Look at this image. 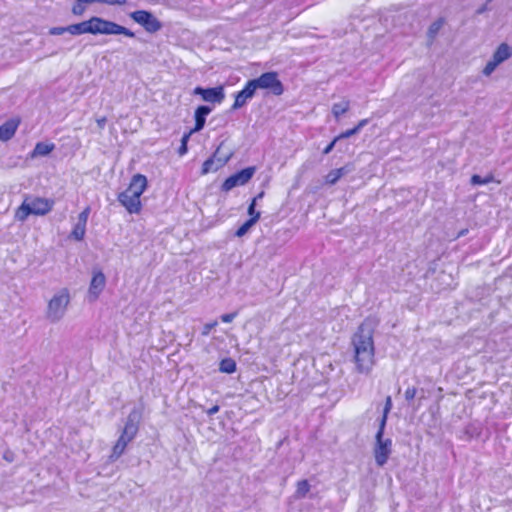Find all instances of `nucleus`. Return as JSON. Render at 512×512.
Here are the masks:
<instances>
[{"label":"nucleus","mask_w":512,"mask_h":512,"mask_svg":"<svg viewBox=\"0 0 512 512\" xmlns=\"http://www.w3.org/2000/svg\"><path fill=\"white\" fill-rule=\"evenodd\" d=\"M378 321L366 318L352 336L353 363L359 374H370L376 364L374 333Z\"/></svg>","instance_id":"1"},{"label":"nucleus","mask_w":512,"mask_h":512,"mask_svg":"<svg viewBox=\"0 0 512 512\" xmlns=\"http://www.w3.org/2000/svg\"><path fill=\"white\" fill-rule=\"evenodd\" d=\"M147 178L143 174L132 176L128 187L118 194L117 200L129 214H139L142 210L141 195L147 189Z\"/></svg>","instance_id":"2"},{"label":"nucleus","mask_w":512,"mask_h":512,"mask_svg":"<svg viewBox=\"0 0 512 512\" xmlns=\"http://www.w3.org/2000/svg\"><path fill=\"white\" fill-rule=\"evenodd\" d=\"M54 204L53 199L43 197L29 199L26 197L22 204L16 209L15 218L18 221L24 222L30 215L44 216L53 209Z\"/></svg>","instance_id":"3"},{"label":"nucleus","mask_w":512,"mask_h":512,"mask_svg":"<svg viewBox=\"0 0 512 512\" xmlns=\"http://www.w3.org/2000/svg\"><path fill=\"white\" fill-rule=\"evenodd\" d=\"M138 417L139 415H136L135 411L129 414L119 438L112 447L111 458H119L125 452L128 444L136 437L139 430Z\"/></svg>","instance_id":"4"},{"label":"nucleus","mask_w":512,"mask_h":512,"mask_svg":"<svg viewBox=\"0 0 512 512\" xmlns=\"http://www.w3.org/2000/svg\"><path fill=\"white\" fill-rule=\"evenodd\" d=\"M89 28L90 34L93 35L103 34L124 35L129 38L135 37V33L128 28L97 16H93L89 19Z\"/></svg>","instance_id":"5"},{"label":"nucleus","mask_w":512,"mask_h":512,"mask_svg":"<svg viewBox=\"0 0 512 512\" xmlns=\"http://www.w3.org/2000/svg\"><path fill=\"white\" fill-rule=\"evenodd\" d=\"M255 89L267 90L274 96H280L284 93V85L275 71L262 73L258 78L251 79Z\"/></svg>","instance_id":"6"},{"label":"nucleus","mask_w":512,"mask_h":512,"mask_svg":"<svg viewBox=\"0 0 512 512\" xmlns=\"http://www.w3.org/2000/svg\"><path fill=\"white\" fill-rule=\"evenodd\" d=\"M384 429V423H380L375 436L374 457L376 464L380 467L387 463L392 452V441L390 439H383Z\"/></svg>","instance_id":"7"},{"label":"nucleus","mask_w":512,"mask_h":512,"mask_svg":"<svg viewBox=\"0 0 512 512\" xmlns=\"http://www.w3.org/2000/svg\"><path fill=\"white\" fill-rule=\"evenodd\" d=\"M130 17L138 24L143 26V28L148 33H155L159 31L162 27L161 22L152 15L151 12L146 10H137L130 13Z\"/></svg>","instance_id":"8"},{"label":"nucleus","mask_w":512,"mask_h":512,"mask_svg":"<svg viewBox=\"0 0 512 512\" xmlns=\"http://www.w3.org/2000/svg\"><path fill=\"white\" fill-rule=\"evenodd\" d=\"M256 168L254 166L244 168L235 174H232L222 184V190L225 192L230 191L236 186H242L248 183L255 173Z\"/></svg>","instance_id":"9"},{"label":"nucleus","mask_w":512,"mask_h":512,"mask_svg":"<svg viewBox=\"0 0 512 512\" xmlns=\"http://www.w3.org/2000/svg\"><path fill=\"white\" fill-rule=\"evenodd\" d=\"M512 56V49L507 43H501L493 54L490 61L483 68V74L489 76L505 60Z\"/></svg>","instance_id":"10"},{"label":"nucleus","mask_w":512,"mask_h":512,"mask_svg":"<svg viewBox=\"0 0 512 512\" xmlns=\"http://www.w3.org/2000/svg\"><path fill=\"white\" fill-rule=\"evenodd\" d=\"M193 93L200 95L203 101L210 103L220 104L225 99L224 87L222 85L211 88L198 86L194 88Z\"/></svg>","instance_id":"11"},{"label":"nucleus","mask_w":512,"mask_h":512,"mask_svg":"<svg viewBox=\"0 0 512 512\" xmlns=\"http://www.w3.org/2000/svg\"><path fill=\"white\" fill-rule=\"evenodd\" d=\"M69 303V294L67 290H63L60 294L55 295L49 302L48 314L53 319H58L64 312Z\"/></svg>","instance_id":"12"},{"label":"nucleus","mask_w":512,"mask_h":512,"mask_svg":"<svg viewBox=\"0 0 512 512\" xmlns=\"http://www.w3.org/2000/svg\"><path fill=\"white\" fill-rule=\"evenodd\" d=\"M256 92V89L254 87V84L251 80H248L243 89L238 91L235 94L234 102L232 104V109L237 110L239 108H242L249 99H251Z\"/></svg>","instance_id":"13"},{"label":"nucleus","mask_w":512,"mask_h":512,"mask_svg":"<svg viewBox=\"0 0 512 512\" xmlns=\"http://www.w3.org/2000/svg\"><path fill=\"white\" fill-rule=\"evenodd\" d=\"M105 283L106 278L103 272L100 270L94 271L88 291L91 301H94L99 297L105 287Z\"/></svg>","instance_id":"14"},{"label":"nucleus","mask_w":512,"mask_h":512,"mask_svg":"<svg viewBox=\"0 0 512 512\" xmlns=\"http://www.w3.org/2000/svg\"><path fill=\"white\" fill-rule=\"evenodd\" d=\"M21 119L19 117H13L7 120L0 126V141L6 142L13 138L15 135Z\"/></svg>","instance_id":"15"},{"label":"nucleus","mask_w":512,"mask_h":512,"mask_svg":"<svg viewBox=\"0 0 512 512\" xmlns=\"http://www.w3.org/2000/svg\"><path fill=\"white\" fill-rule=\"evenodd\" d=\"M212 108L207 105H200L195 109L194 112V127L189 131L190 133H196L201 131L206 123V116L210 114Z\"/></svg>","instance_id":"16"},{"label":"nucleus","mask_w":512,"mask_h":512,"mask_svg":"<svg viewBox=\"0 0 512 512\" xmlns=\"http://www.w3.org/2000/svg\"><path fill=\"white\" fill-rule=\"evenodd\" d=\"M55 149L54 143H44L38 142L32 152L30 153L31 158H35L38 156H46L50 154Z\"/></svg>","instance_id":"17"},{"label":"nucleus","mask_w":512,"mask_h":512,"mask_svg":"<svg viewBox=\"0 0 512 512\" xmlns=\"http://www.w3.org/2000/svg\"><path fill=\"white\" fill-rule=\"evenodd\" d=\"M67 32L71 35L90 34L89 19L67 26Z\"/></svg>","instance_id":"18"},{"label":"nucleus","mask_w":512,"mask_h":512,"mask_svg":"<svg viewBox=\"0 0 512 512\" xmlns=\"http://www.w3.org/2000/svg\"><path fill=\"white\" fill-rule=\"evenodd\" d=\"M347 172L345 167H341L335 170L330 171L325 176V183L328 185H334L336 184L339 179Z\"/></svg>","instance_id":"19"},{"label":"nucleus","mask_w":512,"mask_h":512,"mask_svg":"<svg viewBox=\"0 0 512 512\" xmlns=\"http://www.w3.org/2000/svg\"><path fill=\"white\" fill-rule=\"evenodd\" d=\"M264 196V192L261 191L260 193H258L250 202L249 206H248V214H249V219H253L254 217L256 218V223L259 221L260 219V212L259 211H256V204H257V200L261 199L262 197Z\"/></svg>","instance_id":"20"},{"label":"nucleus","mask_w":512,"mask_h":512,"mask_svg":"<svg viewBox=\"0 0 512 512\" xmlns=\"http://www.w3.org/2000/svg\"><path fill=\"white\" fill-rule=\"evenodd\" d=\"M236 362L232 358H224L220 361L219 370L223 373L232 374L236 371Z\"/></svg>","instance_id":"21"},{"label":"nucleus","mask_w":512,"mask_h":512,"mask_svg":"<svg viewBox=\"0 0 512 512\" xmlns=\"http://www.w3.org/2000/svg\"><path fill=\"white\" fill-rule=\"evenodd\" d=\"M350 108V101L344 100L341 103H335L332 106V114L336 119H338L341 115L345 114Z\"/></svg>","instance_id":"22"},{"label":"nucleus","mask_w":512,"mask_h":512,"mask_svg":"<svg viewBox=\"0 0 512 512\" xmlns=\"http://www.w3.org/2000/svg\"><path fill=\"white\" fill-rule=\"evenodd\" d=\"M86 225L82 223H76L70 233V237L76 241H82L85 237Z\"/></svg>","instance_id":"23"},{"label":"nucleus","mask_w":512,"mask_h":512,"mask_svg":"<svg viewBox=\"0 0 512 512\" xmlns=\"http://www.w3.org/2000/svg\"><path fill=\"white\" fill-rule=\"evenodd\" d=\"M494 181H495V179H494V175L492 173L486 175L484 178H482L481 176H479L477 174H474V175H472V177L470 179V182L473 185H484V184H488V183H491Z\"/></svg>","instance_id":"24"},{"label":"nucleus","mask_w":512,"mask_h":512,"mask_svg":"<svg viewBox=\"0 0 512 512\" xmlns=\"http://www.w3.org/2000/svg\"><path fill=\"white\" fill-rule=\"evenodd\" d=\"M310 490V484L306 479L300 480L296 485V496L303 498Z\"/></svg>","instance_id":"25"},{"label":"nucleus","mask_w":512,"mask_h":512,"mask_svg":"<svg viewBox=\"0 0 512 512\" xmlns=\"http://www.w3.org/2000/svg\"><path fill=\"white\" fill-rule=\"evenodd\" d=\"M256 223V218L246 220L235 232L237 237L244 236L247 231Z\"/></svg>","instance_id":"26"},{"label":"nucleus","mask_w":512,"mask_h":512,"mask_svg":"<svg viewBox=\"0 0 512 512\" xmlns=\"http://www.w3.org/2000/svg\"><path fill=\"white\" fill-rule=\"evenodd\" d=\"M193 133H190V132H187L185 133L182 138H181V144H180V147L178 148V154L180 156H183L187 153L188 151V141L191 137Z\"/></svg>","instance_id":"27"},{"label":"nucleus","mask_w":512,"mask_h":512,"mask_svg":"<svg viewBox=\"0 0 512 512\" xmlns=\"http://www.w3.org/2000/svg\"><path fill=\"white\" fill-rule=\"evenodd\" d=\"M219 168V166H215L214 165V158L213 157H210L209 159H207L206 161H204L203 165H202V169H201V173L203 175L209 173V172H212V171H217Z\"/></svg>","instance_id":"28"},{"label":"nucleus","mask_w":512,"mask_h":512,"mask_svg":"<svg viewBox=\"0 0 512 512\" xmlns=\"http://www.w3.org/2000/svg\"><path fill=\"white\" fill-rule=\"evenodd\" d=\"M391 408H392V399L390 396H387V398L385 400L383 416L380 421V423H384V426L386 425L387 417H388V414H389Z\"/></svg>","instance_id":"29"},{"label":"nucleus","mask_w":512,"mask_h":512,"mask_svg":"<svg viewBox=\"0 0 512 512\" xmlns=\"http://www.w3.org/2000/svg\"><path fill=\"white\" fill-rule=\"evenodd\" d=\"M90 212H91L90 206H86L83 209V211L80 212V214L78 216V223H82L83 225H86L87 221H88V218H89V215H90Z\"/></svg>","instance_id":"30"},{"label":"nucleus","mask_w":512,"mask_h":512,"mask_svg":"<svg viewBox=\"0 0 512 512\" xmlns=\"http://www.w3.org/2000/svg\"><path fill=\"white\" fill-rule=\"evenodd\" d=\"M358 132H359V130L356 128V126H354L350 129L342 131L339 135H337V139H339V140L346 139V138H349V137L357 134Z\"/></svg>","instance_id":"31"},{"label":"nucleus","mask_w":512,"mask_h":512,"mask_svg":"<svg viewBox=\"0 0 512 512\" xmlns=\"http://www.w3.org/2000/svg\"><path fill=\"white\" fill-rule=\"evenodd\" d=\"M86 4L87 3L77 1L76 4H74L72 7V13L77 16L82 15L85 12Z\"/></svg>","instance_id":"32"},{"label":"nucleus","mask_w":512,"mask_h":512,"mask_svg":"<svg viewBox=\"0 0 512 512\" xmlns=\"http://www.w3.org/2000/svg\"><path fill=\"white\" fill-rule=\"evenodd\" d=\"M443 25V20L442 19H438L437 21H435L429 28V34L431 37H434L438 31L441 29Z\"/></svg>","instance_id":"33"},{"label":"nucleus","mask_w":512,"mask_h":512,"mask_svg":"<svg viewBox=\"0 0 512 512\" xmlns=\"http://www.w3.org/2000/svg\"><path fill=\"white\" fill-rule=\"evenodd\" d=\"M237 314H238L237 312L223 314V315H221V321L224 323H230L234 320V318L237 316Z\"/></svg>","instance_id":"34"},{"label":"nucleus","mask_w":512,"mask_h":512,"mask_svg":"<svg viewBox=\"0 0 512 512\" xmlns=\"http://www.w3.org/2000/svg\"><path fill=\"white\" fill-rule=\"evenodd\" d=\"M65 32H67V27H52L50 30H49V33L51 35H62L64 34Z\"/></svg>","instance_id":"35"},{"label":"nucleus","mask_w":512,"mask_h":512,"mask_svg":"<svg viewBox=\"0 0 512 512\" xmlns=\"http://www.w3.org/2000/svg\"><path fill=\"white\" fill-rule=\"evenodd\" d=\"M99 3L122 6L126 4V0H99Z\"/></svg>","instance_id":"36"},{"label":"nucleus","mask_w":512,"mask_h":512,"mask_svg":"<svg viewBox=\"0 0 512 512\" xmlns=\"http://www.w3.org/2000/svg\"><path fill=\"white\" fill-rule=\"evenodd\" d=\"M217 321H214V322H211V323H207L204 325L203 327V331H202V334L203 335H208L210 333V331L217 326Z\"/></svg>","instance_id":"37"},{"label":"nucleus","mask_w":512,"mask_h":512,"mask_svg":"<svg viewBox=\"0 0 512 512\" xmlns=\"http://www.w3.org/2000/svg\"><path fill=\"white\" fill-rule=\"evenodd\" d=\"M337 141H339V139H337V136H336V137H335V138H334V139H333V140H332V141H331V142H330V143H329V144H328V145L323 149V154H329V153L333 150V148H334V146H335V144H336V142H337Z\"/></svg>","instance_id":"38"},{"label":"nucleus","mask_w":512,"mask_h":512,"mask_svg":"<svg viewBox=\"0 0 512 512\" xmlns=\"http://www.w3.org/2000/svg\"><path fill=\"white\" fill-rule=\"evenodd\" d=\"M415 395H416V389L414 387L406 389V391H405V398L407 400L414 399Z\"/></svg>","instance_id":"39"},{"label":"nucleus","mask_w":512,"mask_h":512,"mask_svg":"<svg viewBox=\"0 0 512 512\" xmlns=\"http://www.w3.org/2000/svg\"><path fill=\"white\" fill-rule=\"evenodd\" d=\"M368 123H369V119L368 118H364V119H361L360 121H358V123L355 126L360 131Z\"/></svg>","instance_id":"40"},{"label":"nucleus","mask_w":512,"mask_h":512,"mask_svg":"<svg viewBox=\"0 0 512 512\" xmlns=\"http://www.w3.org/2000/svg\"><path fill=\"white\" fill-rule=\"evenodd\" d=\"M219 410H220V406L216 404V405H214V406L210 407V408L206 411V413H207L209 416H212V415L216 414L217 412H219Z\"/></svg>","instance_id":"41"},{"label":"nucleus","mask_w":512,"mask_h":512,"mask_svg":"<svg viewBox=\"0 0 512 512\" xmlns=\"http://www.w3.org/2000/svg\"><path fill=\"white\" fill-rule=\"evenodd\" d=\"M107 118L102 116L96 120V123L100 129H103L106 124Z\"/></svg>","instance_id":"42"},{"label":"nucleus","mask_w":512,"mask_h":512,"mask_svg":"<svg viewBox=\"0 0 512 512\" xmlns=\"http://www.w3.org/2000/svg\"><path fill=\"white\" fill-rule=\"evenodd\" d=\"M78 2H84V3H87V4H92V3H99V0H77Z\"/></svg>","instance_id":"43"}]
</instances>
